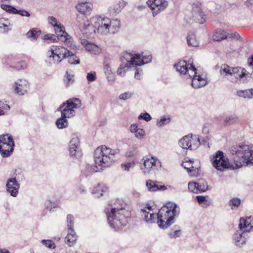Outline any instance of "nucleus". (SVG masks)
Wrapping results in <instances>:
<instances>
[{
	"mask_svg": "<svg viewBox=\"0 0 253 253\" xmlns=\"http://www.w3.org/2000/svg\"><path fill=\"white\" fill-rule=\"evenodd\" d=\"M71 53V51L63 46L52 45L47 52V55L50 62L58 64L67 58L68 54Z\"/></svg>",
	"mask_w": 253,
	"mask_h": 253,
	"instance_id": "1a4fd4ad",
	"label": "nucleus"
},
{
	"mask_svg": "<svg viewBox=\"0 0 253 253\" xmlns=\"http://www.w3.org/2000/svg\"><path fill=\"white\" fill-rule=\"evenodd\" d=\"M8 21L7 20H0V31L1 32H7L9 30Z\"/></svg>",
	"mask_w": 253,
	"mask_h": 253,
	"instance_id": "c03bdc74",
	"label": "nucleus"
},
{
	"mask_svg": "<svg viewBox=\"0 0 253 253\" xmlns=\"http://www.w3.org/2000/svg\"><path fill=\"white\" fill-rule=\"evenodd\" d=\"M118 153V149L112 150L105 146L98 147L94 153V159L96 165L88 166V170L95 172L101 170L103 168L110 166L113 160L114 156Z\"/></svg>",
	"mask_w": 253,
	"mask_h": 253,
	"instance_id": "f03ea898",
	"label": "nucleus"
},
{
	"mask_svg": "<svg viewBox=\"0 0 253 253\" xmlns=\"http://www.w3.org/2000/svg\"><path fill=\"white\" fill-rule=\"evenodd\" d=\"M159 164L160 162L157 160L152 158L144 160L143 164L140 165V168L144 174H152L155 173L157 166Z\"/></svg>",
	"mask_w": 253,
	"mask_h": 253,
	"instance_id": "4468645a",
	"label": "nucleus"
},
{
	"mask_svg": "<svg viewBox=\"0 0 253 253\" xmlns=\"http://www.w3.org/2000/svg\"><path fill=\"white\" fill-rule=\"evenodd\" d=\"M138 119H142L146 122H149L152 119V117L148 113H145L143 114H141L138 117Z\"/></svg>",
	"mask_w": 253,
	"mask_h": 253,
	"instance_id": "338daca9",
	"label": "nucleus"
},
{
	"mask_svg": "<svg viewBox=\"0 0 253 253\" xmlns=\"http://www.w3.org/2000/svg\"><path fill=\"white\" fill-rule=\"evenodd\" d=\"M81 106L82 102L80 99L72 98L63 102L58 110L63 117L69 118L75 116V109L80 108Z\"/></svg>",
	"mask_w": 253,
	"mask_h": 253,
	"instance_id": "6e6552de",
	"label": "nucleus"
},
{
	"mask_svg": "<svg viewBox=\"0 0 253 253\" xmlns=\"http://www.w3.org/2000/svg\"><path fill=\"white\" fill-rule=\"evenodd\" d=\"M174 67L180 75H188V76L192 78L191 84L194 88H200L207 84L206 76L200 74L199 71L193 65L192 60L189 59L188 62L185 61H180Z\"/></svg>",
	"mask_w": 253,
	"mask_h": 253,
	"instance_id": "f257e3e1",
	"label": "nucleus"
},
{
	"mask_svg": "<svg viewBox=\"0 0 253 253\" xmlns=\"http://www.w3.org/2000/svg\"><path fill=\"white\" fill-rule=\"evenodd\" d=\"M178 144L184 149L195 150L201 145L199 137L196 135L188 134L181 138Z\"/></svg>",
	"mask_w": 253,
	"mask_h": 253,
	"instance_id": "9b49d317",
	"label": "nucleus"
},
{
	"mask_svg": "<svg viewBox=\"0 0 253 253\" xmlns=\"http://www.w3.org/2000/svg\"><path fill=\"white\" fill-rule=\"evenodd\" d=\"M14 59L15 57L14 56L12 55H7L2 59V62L3 64L5 66H9L13 67L12 64L14 63Z\"/></svg>",
	"mask_w": 253,
	"mask_h": 253,
	"instance_id": "4c0bfd02",
	"label": "nucleus"
},
{
	"mask_svg": "<svg viewBox=\"0 0 253 253\" xmlns=\"http://www.w3.org/2000/svg\"><path fill=\"white\" fill-rule=\"evenodd\" d=\"M20 185L15 178H11L7 180L6 184V191L14 197L17 196Z\"/></svg>",
	"mask_w": 253,
	"mask_h": 253,
	"instance_id": "6ab92c4d",
	"label": "nucleus"
},
{
	"mask_svg": "<svg viewBox=\"0 0 253 253\" xmlns=\"http://www.w3.org/2000/svg\"><path fill=\"white\" fill-rule=\"evenodd\" d=\"M147 4L151 9L154 17L165 10L169 6L167 0H148Z\"/></svg>",
	"mask_w": 253,
	"mask_h": 253,
	"instance_id": "f8f14e48",
	"label": "nucleus"
},
{
	"mask_svg": "<svg viewBox=\"0 0 253 253\" xmlns=\"http://www.w3.org/2000/svg\"><path fill=\"white\" fill-rule=\"evenodd\" d=\"M143 220L147 224H152L157 222L159 216L157 214L154 213L151 210V207H148L147 210L145 209H141L140 211Z\"/></svg>",
	"mask_w": 253,
	"mask_h": 253,
	"instance_id": "a211bd4d",
	"label": "nucleus"
},
{
	"mask_svg": "<svg viewBox=\"0 0 253 253\" xmlns=\"http://www.w3.org/2000/svg\"><path fill=\"white\" fill-rule=\"evenodd\" d=\"M26 67L27 64L24 61L19 62L15 66H13V67L18 70L24 69Z\"/></svg>",
	"mask_w": 253,
	"mask_h": 253,
	"instance_id": "0e129e2a",
	"label": "nucleus"
},
{
	"mask_svg": "<svg viewBox=\"0 0 253 253\" xmlns=\"http://www.w3.org/2000/svg\"><path fill=\"white\" fill-rule=\"evenodd\" d=\"M238 226L241 230L244 229L246 231L253 230V217H247L246 219L240 218Z\"/></svg>",
	"mask_w": 253,
	"mask_h": 253,
	"instance_id": "5701e85b",
	"label": "nucleus"
},
{
	"mask_svg": "<svg viewBox=\"0 0 253 253\" xmlns=\"http://www.w3.org/2000/svg\"><path fill=\"white\" fill-rule=\"evenodd\" d=\"M239 118L235 115H230L225 118L223 121L224 125L229 126L238 123Z\"/></svg>",
	"mask_w": 253,
	"mask_h": 253,
	"instance_id": "f704fd0d",
	"label": "nucleus"
},
{
	"mask_svg": "<svg viewBox=\"0 0 253 253\" xmlns=\"http://www.w3.org/2000/svg\"><path fill=\"white\" fill-rule=\"evenodd\" d=\"M192 16L194 20L199 24H203L205 22V15L201 8L197 3L192 4Z\"/></svg>",
	"mask_w": 253,
	"mask_h": 253,
	"instance_id": "aec40b11",
	"label": "nucleus"
},
{
	"mask_svg": "<svg viewBox=\"0 0 253 253\" xmlns=\"http://www.w3.org/2000/svg\"><path fill=\"white\" fill-rule=\"evenodd\" d=\"M246 70L241 67H235L232 68L230 81L236 82L238 80L242 79L247 75Z\"/></svg>",
	"mask_w": 253,
	"mask_h": 253,
	"instance_id": "4be33fe9",
	"label": "nucleus"
},
{
	"mask_svg": "<svg viewBox=\"0 0 253 253\" xmlns=\"http://www.w3.org/2000/svg\"><path fill=\"white\" fill-rule=\"evenodd\" d=\"M229 151L232 155L236 156L234 161L236 168L253 164V145L242 144L233 146L230 148Z\"/></svg>",
	"mask_w": 253,
	"mask_h": 253,
	"instance_id": "7ed1b4c3",
	"label": "nucleus"
},
{
	"mask_svg": "<svg viewBox=\"0 0 253 253\" xmlns=\"http://www.w3.org/2000/svg\"><path fill=\"white\" fill-rule=\"evenodd\" d=\"M38 33H41L40 31H37L35 29H33L32 30H30L27 33V37L28 39H30L31 40H36L39 34Z\"/></svg>",
	"mask_w": 253,
	"mask_h": 253,
	"instance_id": "a19ab883",
	"label": "nucleus"
},
{
	"mask_svg": "<svg viewBox=\"0 0 253 253\" xmlns=\"http://www.w3.org/2000/svg\"><path fill=\"white\" fill-rule=\"evenodd\" d=\"M82 43L84 46L86 50L92 54L98 55L102 51L101 48L93 42L83 40L82 41Z\"/></svg>",
	"mask_w": 253,
	"mask_h": 253,
	"instance_id": "b1692460",
	"label": "nucleus"
},
{
	"mask_svg": "<svg viewBox=\"0 0 253 253\" xmlns=\"http://www.w3.org/2000/svg\"><path fill=\"white\" fill-rule=\"evenodd\" d=\"M69 151L70 155L73 159H79L82 155L80 139L76 135H73L72 137L69 144Z\"/></svg>",
	"mask_w": 253,
	"mask_h": 253,
	"instance_id": "ddd939ff",
	"label": "nucleus"
},
{
	"mask_svg": "<svg viewBox=\"0 0 253 253\" xmlns=\"http://www.w3.org/2000/svg\"><path fill=\"white\" fill-rule=\"evenodd\" d=\"M139 54H135L134 52H128L125 51L122 53L121 57L122 63L131 68L136 67L137 59H139Z\"/></svg>",
	"mask_w": 253,
	"mask_h": 253,
	"instance_id": "dca6fc26",
	"label": "nucleus"
},
{
	"mask_svg": "<svg viewBox=\"0 0 253 253\" xmlns=\"http://www.w3.org/2000/svg\"><path fill=\"white\" fill-rule=\"evenodd\" d=\"M86 79L88 82H93L96 79V74L95 72H90L87 74Z\"/></svg>",
	"mask_w": 253,
	"mask_h": 253,
	"instance_id": "e2e57ef3",
	"label": "nucleus"
},
{
	"mask_svg": "<svg viewBox=\"0 0 253 253\" xmlns=\"http://www.w3.org/2000/svg\"><path fill=\"white\" fill-rule=\"evenodd\" d=\"M196 199L199 203L200 205H201L204 208H206L207 207L208 205L207 204V200L206 197L203 196H197L196 197Z\"/></svg>",
	"mask_w": 253,
	"mask_h": 253,
	"instance_id": "13d9d810",
	"label": "nucleus"
},
{
	"mask_svg": "<svg viewBox=\"0 0 253 253\" xmlns=\"http://www.w3.org/2000/svg\"><path fill=\"white\" fill-rule=\"evenodd\" d=\"M239 38L240 35L237 33L233 32L230 30H216L213 35V39L216 41H220L225 39L229 40L232 38L238 39Z\"/></svg>",
	"mask_w": 253,
	"mask_h": 253,
	"instance_id": "2eb2a0df",
	"label": "nucleus"
},
{
	"mask_svg": "<svg viewBox=\"0 0 253 253\" xmlns=\"http://www.w3.org/2000/svg\"><path fill=\"white\" fill-rule=\"evenodd\" d=\"M14 143L13 141H9L8 143L0 145V153L3 157H7L10 155L13 151Z\"/></svg>",
	"mask_w": 253,
	"mask_h": 253,
	"instance_id": "393cba45",
	"label": "nucleus"
},
{
	"mask_svg": "<svg viewBox=\"0 0 253 253\" xmlns=\"http://www.w3.org/2000/svg\"><path fill=\"white\" fill-rule=\"evenodd\" d=\"M234 244L238 247H242L246 244L247 238L244 233L236 232L233 236Z\"/></svg>",
	"mask_w": 253,
	"mask_h": 253,
	"instance_id": "bb28decb",
	"label": "nucleus"
},
{
	"mask_svg": "<svg viewBox=\"0 0 253 253\" xmlns=\"http://www.w3.org/2000/svg\"><path fill=\"white\" fill-rule=\"evenodd\" d=\"M110 226L115 230H119L126 225L129 219V212L123 209L110 207L105 209Z\"/></svg>",
	"mask_w": 253,
	"mask_h": 253,
	"instance_id": "20e7f679",
	"label": "nucleus"
},
{
	"mask_svg": "<svg viewBox=\"0 0 253 253\" xmlns=\"http://www.w3.org/2000/svg\"><path fill=\"white\" fill-rule=\"evenodd\" d=\"M78 239V236L74 230H68L67 235L65 237V242L70 247L75 245Z\"/></svg>",
	"mask_w": 253,
	"mask_h": 253,
	"instance_id": "cd10ccee",
	"label": "nucleus"
},
{
	"mask_svg": "<svg viewBox=\"0 0 253 253\" xmlns=\"http://www.w3.org/2000/svg\"><path fill=\"white\" fill-rule=\"evenodd\" d=\"M74 81V76L71 74V72L67 71L64 77V82L67 86H69L73 83Z\"/></svg>",
	"mask_w": 253,
	"mask_h": 253,
	"instance_id": "37998d69",
	"label": "nucleus"
},
{
	"mask_svg": "<svg viewBox=\"0 0 253 253\" xmlns=\"http://www.w3.org/2000/svg\"><path fill=\"white\" fill-rule=\"evenodd\" d=\"M187 41L189 45L197 47L199 45V41L194 34H189L187 37Z\"/></svg>",
	"mask_w": 253,
	"mask_h": 253,
	"instance_id": "72a5a7b5",
	"label": "nucleus"
},
{
	"mask_svg": "<svg viewBox=\"0 0 253 253\" xmlns=\"http://www.w3.org/2000/svg\"><path fill=\"white\" fill-rule=\"evenodd\" d=\"M49 23L54 28L58 40L64 42L71 49H75L76 46L73 42V38L65 31L64 26L59 23L55 18L50 16L48 18Z\"/></svg>",
	"mask_w": 253,
	"mask_h": 253,
	"instance_id": "0eeeda50",
	"label": "nucleus"
},
{
	"mask_svg": "<svg viewBox=\"0 0 253 253\" xmlns=\"http://www.w3.org/2000/svg\"><path fill=\"white\" fill-rule=\"evenodd\" d=\"M180 212V209L174 203H169L159 211L157 223L160 227L166 228L174 223V219Z\"/></svg>",
	"mask_w": 253,
	"mask_h": 253,
	"instance_id": "423d86ee",
	"label": "nucleus"
},
{
	"mask_svg": "<svg viewBox=\"0 0 253 253\" xmlns=\"http://www.w3.org/2000/svg\"><path fill=\"white\" fill-rule=\"evenodd\" d=\"M68 62L71 64H79L80 63L79 58L76 56L73 53L71 52L70 54H68Z\"/></svg>",
	"mask_w": 253,
	"mask_h": 253,
	"instance_id": "79ce46f5",
	"label": "nucleus"
},
{
	"mask_svg": "<svg viewBox=\"0 0 253 253\" xmlns=\"http://www.w3.org/2000/svg\"><path fill=\"white\" fill-rule=\"evenodd\" d=\"M131 68V67L122 63L121 65L117 70V73L118 75L121 77H124L125 75L126 72L128 69Z\"/></svg>",
	"mask_w": 253,
	"mask_h": 253,
	"instance_id": "ea45409f",
	"label": "nucleus"
},
{
	"mask_svg": "<svg viewBox=\"0 0 253 253\" xmlns=\"http://www.w3.org/2000/svg\"><path fill=\"white\" fill-rule=\"evenodd\" d=\"M93 8V4L86 0H82L76 5L77 11L85 15H89Z\"/></svg>",
	"mask_w": 253,
	"mask_h": 253,
	"instance_id": "412c9836",
	"label": "nucleus"
},
{
	"mask_svg": "<svg viewBox=\"0 0 253 253\" xmlns=\"http://www.w3.org/2000/svg\"><path fill=\"white\" fill-rule=\"evenodd\" d=\"M110 60L108 58H105L104 60V72L105 74L112 72L110 65Z\"/></svg>",
	"mask_w": 253,
	"mask_h": 253,
	"instance_id": "a18cd8bd",
	"label": "nucleus"
},
{
	"mask_svg": "<svg viewBox=\"0 0 253 253\" xmlns=\"http://www.w3.org/2000/svg\"><path fill=\"white\" fill-rule=\"evenodd\" d=\"M135 166L134 161L128 162L121 164V168L123 171H130L132 170Z\"/></svg>",
	"mask_w": 253,
	"mask_h": 253,
	"instance_id": "58836bf2",
	"label": "nucleus"
},
{
	"mask_svg": "<svg viewBox=\"0 0 253 253\" xmlns=\"http://www.w3.org/2000/svg\"><path fill=\"white\" fill-rule=\"evenodd\" d=\"M152 59V57L150 54L142 56L139 54V59H137L136 66H140L142 65L151 62Z\"/></svg>",
	"mask_w": 253,
	"mask_h": 253,
	"instance_id": "473e14b6",
	"label": "nucleus"
},
{
	"mask_svg": "<svg viewBox=\"0 0 253 253\" xmlns=\"http://www.w3.org/2000/svg\"><path fill=\"white\" fill-rule=\"evenodd\" d=\"M67 223L68 230H73L74 217L71 214H68L67 216Z\"/></svg>",
	"mask_w": 253,
	"mask_h": 253,
	"instance_id": "5fc2aeb1",
	"label": "nucleus"
},
{
	"mask_svg": "<svg viewBox=\"0 0 253 253\" xmlns=\"http://www.w3.org/2000/svg\"><path fill=\"white\" fill-rule=\"evenodd\" d=\"M199 192H205L208 189V184L204 180H200L198 182Z\"/></svg>",
	"mask_w": 253,
	"mask_h": 253,
	"instance_id": "8fccbe9b",
	"label": "nucleus"
},
{
	"mask_svg": "<svg viewBox=\"0 0 253 253\" xmlns=\"http://www.w3.org/2000/svg\"><path fill=\"white\" fill-rule=\"evenodd\" d=\"M130 131L135 135L136 138L139 140L142 139L145 134V130L139 127L136 124H134L130 126Z\"/></svg>",
	"mask_w": 253,
	"mask_h": 253,
	"instance_id": "c85d7f7f",
	"label": "nucleus"
},
{
	"mask_svg": "<svg viewBox=\"0 0 253 253\" xmlns=\"http://www.w3.org/2000/svg\"><path fill=\"white\" fill-rule=\"evenodd\" d=\"M67 118V117H63L61 115V117L57 119L56 122V125L58 128L62 129L67 127L68 122Z\"/></svg>",
	"mask_w": 253,
	"mask_h": 253,
	"instance_id": "e433bc0d",
	"label": "nucleus"
},
{
	"mask_svg": "<svg viewBox=\"0 0 253 253\" xmlns=\"http://www.w3.org/2000/svg\"><path fill=\"white\" fill-rule=\"evenodd\" d=\"M169 122V119L166 117H162L158 119L157 122V126L159 127H161Z\"/></svg>",
	"mask_w": 253,
	"mask_h": 253,
	"instance_id": "4d7b16f0",
	"label": "nucleus"
},
{
	"mask_svg": "<svg viewBox=\"0 0 253 253\" xmlns=\"http://www.w3.org/2000/svg\"><path fill=\"white\" fill-rule=\"evenodd\" d=\"M132 94L133 93H132L131 92H125L124 93L121 94L119 96V98L120 100H126L127 99L130 98L132 96Z\"/></svg>",
	"mask_w": 253,
	"mask_h": 253,
	"instance_id": "052dcab7",
	"label": "nucleus"
},
{
	"mask_svg": "<svg viewBox=\"0 0 253 253\" xmlns=\"http://www.w3.org/2000/svg\"><path fill=\"white\" fill-rule=\"evenodd\" d=\"M135 67L136 71L134 74V78L137 80H140L142 78L143 71L140 68H136Z\"/></svg>",
	"mask_w": 253,
	"mask_h": 253,
	"instance_id": "69168bd1",
	"label": "nucleus"
},
{
	"mask_svg": "<svg viewBox=\"0 0 253 253\" xmlns=\"http://www.w3.org/2000/svg\"><path fill=\"white\" fill-rule=\"evenodd\" d=\"M181 234V231L180 229H176L171 230L168 233V236L170 238H176L179 237Z\"/></svg>",
	"mask_w": 253,
	"mask_h": 253,
	"instance_id": "864d4df0",
	"label": "nucleus"
},
{
	"mask_svg": "<svg viewBox=\"0 0 253 253\" xmlns=\"http://www.w3.org/2000/svg\"><path fill=\"white\" fill-rule=\"evenodd\" d=\"M9 141H13V137L12 136L8 134H5L0 136V145L1 144H3V143L7 144Z\"/></svg>",
	"mask_w": 253,
	"mask_h": 253,
	"instance_id": "09e8293b",
	"label": "nucleus"
},
{
	"mask_svg": "<svg viewBox=\"0 0 253 253\" xmlns=\"http://www.w3.org/2000/svg\"><path fill=\"white\" fill-rule=\"evenodd\" d=\"M126 4L127 2L124 0H121L114 3L109 7V10L110 14L115 15L119 13Z\"/></svg>",
	"mask_w": 253,
	"mask_h": 253,
	"instance_id": "a878e982",
	"label": "nucleus"
},
{
	"mask_svg": "<svg viewBox=\"0 0 253 253\" xmlns=\"http://www.w3.org/2000/svg\"><path fill=\"white\" fill-rule=\"evenodd\" d=\"M213 166L217 170L223 171L230 168L227 158H226L222 151H218L213 155L211 159Z\"/></svg>",
	"mask_w": 253,
	"mask_h": 253,
	"instance_id": "9d476101",
	"label": "nucleus"
},
{
	"mask_svg": "<svg viewBox=\"0 0 253 253\" xmlns=\"http://www.w3.org/2000/svg\"><path fill=\"white\" fill-rule=\"evenodd\" d=\"M45 207L46 210L50 212L52 211V210L57 207V205L54 203L51 202L50 200H47L45 203Z\"/></svg>",
	"mask_w": 253,
	"mask_h": 253,
	"instance_id": "6e6d98bb",
	"label": "nucleus"
},
{
	"mask_svg": "<svg viewBox=\"0 0 253 253\" xmlns=\"http://www.w3.org/2000/svg\"><path fill=\"white\" fill-rule=\"evenodd\" d=\"M241 204V200L239 198H234L231 199L229 202V205L232 209L238 207Z\"/></svg>",
	"mask_w": 253,
	"mask_h": 253,
	"instance_id": "49530a36",
	"label": "nucleus"
},
{
	"mask_svg": "<svg viewBox=\"0 0 253 253\" xmlns=\"http://www.w3.org/2000/svg\"><path fill=\"white\" fill-rule=\"evenodd\" d=\"M157 181H154L151 180H148L146 182V185L149 191L151 192H155L157 190H164L167 188L165 185H158L157 184Z\"/></svg>",
	"mask_w": 253,
	"mask_h": 253,
	"instance_id": "c756f323",
	"label": "nucleus"
},
{
	"mask_svg": "<svg viewBox=\"0 0 253 253\" xmlns=\"http://www.w3.org/2000/svg\"><path fill=\"white\" fill-rule=\"evenodd\" d=\"M232 67H230L227 64H223L221 66L220 69V76L225 79L230 80V77H231L232 71Z\"/></svg>",
	"mask_w": 253,
	"mask_h": 253,
	"instance_id": "7c9ffc66",
	"label": "nucleus"
},
{
	"mask_svg": "<svg viewBox=\"0 0 253 253\" xmlns=\"http://www.w3.org/2000/svg\"><path fill=\"white\" fill-rule=\"evenodd\" d=\"M236 94L239 97L249 98L248 89L244 90H238L237 91Z\"/></svg>",
	"mask_w": 253,
	"mask_h": 253,
	"instance_id": "680f3d73",
	"label": "nucleus"
},
{
	"mask_svg": "<svg viewBox=\"0 0 253 253\" xmlns=\"http://www.w3.org/2000/svg\"><path fill=\"white\" fill-rule=\"evenodd\" d=\"M107 190V188L103 185L98 184L93 190V194L95 195L97 197H99L102 196L103 193H104Z\"/></svg>",
	"mask_w": 253,
	"mask_h": 253,
	"instance_id": "c9c22d12",
	"label": "nucleus"
},
{
	"mask_svg": "<svg viewBox=\"0 0 253 253\" xmlns=\"http://www.w3.org/2000/svg\"><path fill=\"white\" fill-rule=\"evenodd\" d=\"M189 190L193 193H197L199 192L198 184L197 182H190L188 183Z\"/></svg>",
	"mask_w": 253,
	"mask_h": 253,
	"instance_id": "3c124183",
	"label": "nucleus"
},
{
	"mask_svg": "<svg viewBox=\"0 0 253 253\" xmlns=\"http://www.w3.org/2000/svg\"><path fill=\"white\" fill-rule=\"evenodd\" d=\"M42 243L45 247L51 249H54L55 248V244L50 240H42Z\"/></svg>",
	"mask_w": 253,
	"mask_h": 253,
	"instance_id": "bf43d9fd",
	"label": "nucleus"
},
{
	"mask_svg": "<svg viewBox=\"0 0 253 253\" xmlns=\"http://www.w3.org/2000/svg\"><path fill=\"white\" fill-rule=\"evenodd\" d=\"M16 14H19L21 15L22 16H26L29 17L30 16V14L29 12L25 10L21 9V10H17L15 11Z\"/></svg>",
	"mask_w": 253,
	"mask_h": 253,
	"instance_id": "774afa93",
	"label": "nucleus"
},
{
	"mask_svg": "<svg viewBox=\"0 0 253 253\" xmlns=\"http://www.w3.org/2000/svg\"><path fill=\"white\" fill-rule=\"evenodd\" d=\"M96 28L95 25H93L89 23L84 24V28L82 30L83 33L85 34L86 36H90L91 35L95 33Z\"/></svg>",
	"mask_w": 253,
	"mask_h": 253,
	"instance_id": "2f4dec72",
	"label": "nucleus"
},
{
	"mask_svg": "<svg viewBox=\"0 0 253 253\" xmlns=\"http://www.w3.org/2000/svg\"><path fill=\"white\" fill-rule=\"evenodd\" d=\"M14 93L20 96L26 94L29 89V84L25 79H18L13 85Z\"/></svg>",
	"mask_w": 253,
	"mask_h": 253,
	"instance_id": "f3484780",
	"label": "nucleus"
},
{
	"mask_svg": "<svg viewBox=\"0 0 253 253\" xmlns=\"http://www.w3.org/2000/svg\"><path fill=\"white\" fill-rule=\"evenodd\" d=\"M1 8L3 10L6 11V12L9 13H13L16 14L15 11H16L17 9L13 6H12L8 4H1Z\"/></svg>",
	"mask_w": 253,
	"mask_h": 253,
	"instance_id": "de8ad7c7",
	"label": "nucleus"
},
{
	"mask_svg": "<svg viewBox=\"0 0 253 253\" xmlns=\"http://www.w3.org/2000/svg\"><path fill=\"white\" fill-rule=\"evenodd\" d=\"M92 22L95 25L98 33L102 35L115 34L120 29L121 24L118 19L97 16L92 18Z\"/></svg>",
	"mask_w": 253,
	"mask_h": 253,
	"instance_id": "39448f33",
	"label": "nucleus"
},
{
	"mask_svg": "<svg viewBox=\"0 0 253 253\" xmlns=\"http://www.w3.org/2000/svg\"><path fill=\"white\" fill-rule=\"evenodd\" d=\"M108 83L110 85H113L115 82V75L112 72L105 74Z\"/></svg>",
	"mask_w": 253,
	"mask_h": 253,
	"instance_id": "603ef678",
	"label": "nucleus"
}]
</instances>
